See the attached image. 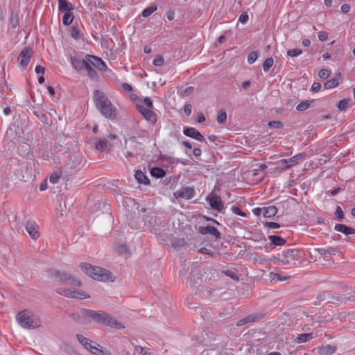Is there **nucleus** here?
Here are the masks:
<instances>
[{
	"label": "nucleus",
	"instance_id": "obj_50",
	"mask_svg": "<svg viewBox=\"0 0 355 355\" xmlns=\"http://www.w3.org/2000/svg\"><path fill=\"white\" fill-rule=\"evenodd\" d=\"M268 125L271 128H282L283 127L282 123L281 121H270L268 123Z\"/></svg>",
	"mask_w": 355,
	"mask_h": 355
},
{
	"label": "nucleus",
	"instance_id": "obj_13",
	"mask_svg": "<svg viewBox=\"0 0 355 355\" xmlns=\"http://www.w3.org/2000/svg\"><path fill=\"white\" fill-rule=\"evenodd\" d=\"M183 133L185 136L194 139L200 142L205 141L204 136L194 128L186 127L183 130Z\"/></svg>",
	"mask_w": 355,
	"mask_h": 355
},
{
	"label": "nucleus",
	"instance_id": "obj_51",
	"mask_svg": "<svg viewBox=\"0 0 355 355\" xmlns=\"http://www.w3.org/2000/svg\"><path fill=\"white\" fill-rule=\"evenodd\" d=\"M76 337L79 341V343L83 345V346H85V344H87V343L88 342V340L89 339H88L87 338L85 337L84 336L81 335V334H77L76 335Z\"/></svg>",
	"mask_w": 355,
	"mask_h": 355
},
{
	"label": "nucleus",
	"instance_id": "obj_11",
	"mask_svg": "<svg viewBox=\"0 0 355 355\" xmlns=\"http://www.w3.org/2000/svg\"><path fill=\"white\" fill-rule=\"evenodd\" d=\"M174 195L176 198L189 200L195 196L196 191L193 187H183L174 193Z\"/></svg>",
	"mask_w": 355,
	"mask_h": 355
},
{
	"label": "nucleus",
	"instance_id": "obj_16",
	"mask_svg": "<svg viewBox=\"0 0 355 355\" xmlns=\"http://www.w3.org/2000/svg\"><path fill=\"white\" fill-rule=\"evenodd\" d=\"M25 228L33 239L36 240L40 236L38 232L39 226L35 222L27 221L25 225Z\"/></svg>",
	"mask_w": 355,
	"mask_h": 355
},
{
	"label": "nucleus",
	"instance_id": "obj_52",
	"mask_svg": "<svg viewBox=\"0 0 355 355\" xmlns=\"http://www.w3.org/2000/svg\"><path fill=\"white\" fill-rule=\"evenodd\" d=\"M264 225L271 229H277L280 227V225L275 222H266Z\"/></svg>",
	"mask_w": 355,
	"mask_h": 355
},
{
	"label": "nucleus",
	"instance_id": "obj_34",
	"mask_svg": "<svg viewBox=\"0 0 355 355\" xmlns=\"http://www.w3.org/2000/svg\"><path fill=\"white\" fill-rule=\"evenodd\" d=\"M157 10V6H149V7L145 8L142 11L141 15H142L143 17L146 18V17H149L150 15H151Z\"/></svg>",
	"mask_w": 355,
	"mask_h": 355
},
{
	"label": "nucleus",
	"instance_id": "obj_23",
	"mask_svg": "<svg viewBox=\"0 0 355 355\" xmlns=\"http://www.w3.org/2000/svg\"><path fill=\"white\" fill-rule=\"evenodd\" d=\"M268 239L270 241L271 244L275 246H283L286 244V239L277 235H270Z\"/></svg>",
	"mask_w": 355,
	"mask_h": 355
},
{
	"label": "nucleus",
	"instance_id": "obj_18",
	"mask_svg": "<svg viewBox=\"0 0 355 355\" xmlns=\"http://www.w3.org/2000/svg\"><path fill=\"white\" fill-rule=\"evenodd\" d=\"M318 252L324 258H329L339 252L338 248L328 247L317 249Z\"/></svg>",
	"mask_w": 355,
	"mask_h": 355
},
{
	"label": "nucleus",
	"instance_id": "obj_58",
	"mask_svg": "<svg viewBox=\"0 0 355 355\" xmlns=\"http://www.w3.org/2000/svg\"><path fill=\"white\" fill-rule=\"evenodd\" d=\"M184 111L187 116H189L191 114L192 106L191 104H186L184 107Z\"/></svg>",
	"mask_w": 355,
	"mask_h": 355
},
{
	"label": "nucleus",
	"instance_id": "obj_57",
	"mask_svg": "<svg viewBox=\"0 0 355 355\" xmlns=\"http://www.w3.org/2000/svg\"><path fill=\"white\" fill-rule=\"evenodd\" d=\"M146 105L147 106L146 108L150 109L153 107V102L149 97H146L144 98V105Z\"/></svg>",
	"mask_w": 355,
	"mask_h": 355
},
{
	"label": "nucleus",
	"instance_id": "obj_3",
	"mask_svg": "<svg viewBox=\"0 0 355 355\" xmlns=\"http://www.w3.org/2000/svg\"><path fill=\"white\" fill-rule=\"evenodd\" d=\"M80 268L88 276L94 279H97L98 281H113L112 279V273L103 268L93 266L90 264L83 263L80 264Z\"/></svg>",
	"mask_w": 355,
	"mask_h": 355
},
{
	"label": "nucleus",
	"instance_id": "obj_42",
	"mask_svg": "<svg viewBox=\"0 0 355 355\" xmlns=\"http://www.w3.org/2000/svg\"><path fill=\"white\" fill-rule=\"evenodd\" d=\"M33 113L42 123H46L47 121L48 117L46 114L42 113L39 110L34 111Z\"/></svg>",
	"mask_w": 355,
	"mask_h": 355
},
{
	"label": "nucleus",
	"instance_id": "obj_5",
	"mask_svg": "<svg viewBox=\"0 0 355 355\" xmlns=\"http://www.w3.org/2000/svg\"><path fill=\"white\" fill-rule=\"evenodd\" d=\"M16 320L19 324L24 329H33L41 325L39 318L31 315L26 310L19 311L16 315Z\"/></svg>",
	"mask_w": 355,
	"mask_h": 355
},
{
	"label": "nucleus",
	"instance_id": "obj_6",
	"mask_svg": "<svg viewBox=\"0 0 355 355\" xmlns=\"http://www.w3.org/2000/svg\"><path fill=\"white\" fill-rule=\"evenodd\" d=\"M70 61L73 69L76 71L79 72L84 69L86 71L87 75L89 78L94 80H97L98 79V74L96 71L87 63V55L83 59L76 56H71L70 58Z\"/></svg>",
	"mask_w": 355,
	"mask_h": 355
},
{
	"label": "nucleus",
	"instance_id": "obj_14",
	"mask_svg": "<svg viewBox=\"0 0 355 355\" xmlns=\"http://www.w3.org/2000/svg\"><path fill=\"white\" fill-rule=\"evenodd\" d=\"M84 347L93 355H105L104 349L96 343L89 340Z\"/></svg>",
	"mask_w": 355,
	"mask_h": 355
},
{
	"label": "nucleus",
	"instance_id": "obj_59",
	"mask_svg": "<svg viewBox=\"0 0 355 355\" xmlns=\"http://www.w3.org/2000/svg\"><path fill=\"white\" fill-rule=\"evenodd\" d=\"M60 176L57 174L51 175L49 178V181L52 184H56L58 182Z\"/></svg>",
	"mask_w": 355,
	"mask_h": 355
},
{
	"label": "nucleus",
	"instance_id": "obj_8",
	"mask_svg": "<svg viewBox=\"0 0 355 355\" xmlns=\"http://www.w3.org/2000/svg\"><path fill=\"white\" fill-rule=\"evenodd\" d=\"M87 60L88 64L92 67L96 68L97 70L105 71L107 69L105 62L101 58L93 55H87Z\"/></svg>",
	"mask_w": 355,
	"mask_h": 355
},
{
	"label": "nucleus",
	"instance_id": "obj_19",
	"mask_svg": "<svg viewBox=\"0 0 355 355\" xmlns=\"http://www.w3.org/2000/svg\"><path fill=\"white\" fill-rule=\"evenodd\" d=\"M334 230L338 232L344 234L345 235L355 234V229L344 224H336L334 227Z\"/></svg>",
	"mask_w": 355,
	"mask_h": 355
},
{
	"label": "nucleus",
	"instance_id": "obj_31",
	"mask_svg": "<svg viewBox=\"0 0 355 355\" xmlns=\"http://www.w3.org/2000/svg\"><path fill=\"white\" fill-rule=\"evenodd\" d=\"M70 274L64 271H55L54 277L62 282H65L69 279Z\"/></svg>",
	"mask_w": 355,
	"mask_h": 355
},
{
	"label": "nucleus",
	"instance_id": "obj_26",
	"mask_svg": "<svg viewBox=\"0 0 355 355\" xmlns=\"http://www.w3.org/2000/svg\"><path fill=\"white\" fill-rule=\"evenodd\" d=\"M259 319V318L257 315H250L243 319L239 320L237 322V325L243 326L247 323L257 321Z\"/></svg>",
	"mask_w": 355,
	"mask_h": 355
},
{
	"label": "nucleus",
	"instance_id": "obj_38",
	"mask_svg": "<svg viewBox=\"0 0 355 355\" xmlns=\"http://www.w3.org/2000/svg\"><path fill=\"white\" fill-rule=\"evenodd\" d=\"M336 347L331 346L329 345H327L326 346H324L322 349V352L324 354L326 355H331L334 354L336 352Z\"/></svg>",
	"mask_w": 355,
	"mask_h": 355
},
{
	"label": "nucleus",
	"instance_id": "obj_4",
	"mask_svg": "<svg viewBox=\"0 0 355 355\" xmlns=\"http://www.w3.org/2000/svg\"><path fill=\"white\" fill-rule=\"evenodd\" d=\"M301 259V252L296 248L286 249L278 254L277 263L285 266H295Z\"/></svg>",
	"mask_w": 355,
	"mask_h": 355
},
{
	"label": "nucleus",
	"instance_id": "obj_43",
	"mask_svg": "<svg viewBox=\"0 0 355 355\" xmlns=\"http://www.w3.org/2000/svg\"><path fill=\"white\" fill-rule=\"evenodd\" d=\"M336 218L339 221H343L344 219V213L343 211V209L341 207L337 206L336 209Z\"/></svg>",
	"mask_w": 355,
	"mask_h": 355
},
{
	"label": "nucleus",
	"instance_id": "obj_9",
	"mask_svg": "<svg viewBox=\"0 0 355 355\" xmlns=\"http://www.w3.org/2000/svg\"><path fill=\"white\" fill-rule=\"evenodd\" d=\"M206 200L209 202L210 207L213 209L216 210L220 213L223 211L224 205L221 200V198L219 196L216 194L208 196L206 198Z\"/></svg>",
	"mask_w": 355,
	"mask_h": 355
},
{
	"label": "nucleus",
	"instance_id": "obj_61",
	"mask_svg": "<svg viewBox=\"0 0 355 355\" xmlns=\"http://www.w3.org/2000/svg\"><path fill=\"white\" fill-rule=\"evenodd\" d=\"M198 252L201 253V254H208V255H211L212 253H211V251L206 248H200L198 250Z\"/></svg>",
	"mask_w": 355,
	"mask_h": 355
},
{
	"label": "nucleus",
	"instance_id": "obj_21",
	"mask_svg": "<svg viewBox=\"0 0 355 355\" xmlns=\"http://www.w3.org/2000/svg\"><path fill=\"white\" fill-rule=\"evenodd\" d=\"M315 337L316 334L313 332L307 334H301L297 335V336L295 339V341L297 343H303L309 341Z\"/></svg>",
	"mask_w": 355,
	"mask_h": 355
},
{
	"label": "nucleus",
	"instance_id": "obj_54",
	"mask_svg": "<svg viewBox=\"0 0 355 355\" xmlns=\"http://www.w3.org/2000/svg\"><path fill=\"white\" fill-rule=\"evenodd\" d=\"M123 155L125 157L129 160H132L133 158H135L137 157V154L128 150L125 151L123 153Z\"/></svg>",
	"mask_w": 355,
	"mask_h": 355
},
{
	"label": "nucleus",
	"instance_id": "obj_44",
	"mask_svg": "<svg viewBox=\"0 0 355 355\" xmlns=\"http://www.w3.org/2000/svg\"><path fill=\"white\" fill-rule=\"evenodd\" d=\"M331 74V71L327 69H320L318 72V76L322 79H327Z\"/></svg>",
	"mask_w": 355,
	"mask_h": 355
},
{
	"label": "nucleus",
	"instance_id": "obj_62",
	"mask_svg": "<svg viewBox=\"0 0 355 355\" xmlns=\"http://www.w3.org/2000/svg\"><path fill=\"white\" fill-rule=\"evenodd\" d=\"M166 18L168 19V20L171 21L175 17V12L173 10H168L166 13Z\"/></svg>",
	"mask_w": 355,
	"mask_h": 355
},
{
	"label": "nucleus",
	"instance_id": "obj_55",
	"mask_svg": "<svg viewBox=\"0 0 355 355\" xmlns=\"http://www.w3.org/2000/svg\"><path fill=\"white\" fill-rule=\"evenodd\" d=\"M321 88V84L318 82L313 83L311 86V91L313 92H318Z\"/></svg>",
	"mask_w": 355,
	"mask_h": 355
},
{
	"label": "nucleus",
	"instance_id": "obj_27",
	"mask_svg": "<svg viewBox=\"0 0 355 355\" xmlns=\"http://www.w3.org/2000/svg\"><path fill=\"white\" fill-rule=\"evenodd\" d=\"M150 174L153 177L156 178H164L166 175V171L159 167H153L150 170Z\"/></svg>",
	"mask_w": 355,
	"mask_h": 355
},
{
	"label": "nucleus",
	"instance_id": "obj_47",
	"mask_svg": "<svg viewBox=\"0 0 355 355\" xmlns=\"http://www.w3.org/2000/svg\"><path fill=\"white\" fill-rule=\"evenodd\" d=\"M164 60L160 55L156 56L153 61V65H155L156 67H161L164 64Z\"/></svg>",
	"mask_w": 355,
	"mask_h": 355
},
{
	"label": "nucleus",
	"instance_id": "obj_49",
	"mask_svg": "<svg viewBox=\"0 0 355 355\" xmlns=\"http://www.w3.org/2000/svg\"><path fill=\"white\" fill-rule=\"evenodd\" d=\"M134 102L136 104L139 112H141V110H142L143 108H145V107L144 106V99L141 98H136L134 99Z\"/></svg>",
	"mask_w": 355,
	"mask_h": 355
},
{
	"label": "nucleus",
	"instance_id": "obj_28",
	"mask_svg": "<svg viewBox=\"0 0 355 355\" xmlns=\"http://www.w3.org/2000/svg\"><path fill=\"white\" fill-rule=\"evenodd\" d=\"M313 101H312V100L303 101L297 105L296 110L297 111H300V112L305 111L309 107H310V106L313 104Z\"/></svg>",
	"mask_w": 355,
	"mask_h": 355
},
{
	"label": "nucleus",
	"instance_id": "obj_41",
	"mask_svg": "<svg viewBox=\"0 0 355 355\" xmlns=\"http://www.w3.org/2000/svg\"><path fill=\"white\" fill-rule=\"evenodd\" d=\"M259 53L257 51H252L248 55V62L250 64H253L258 58Z\"/></svg>",
	"mask_w": 355,
	"mask_h": 355
},
{
	"label": "nucleus",
	"instance_id": "obj_33",
	"mask_svg": "<svg viewBox=\"0 0 355 355\" xmlns=\"http://www.w3.org/2000/svg\"><path fill=\"white\" fill-rule=\"evenodd\" d=\"M10 23L12 28H17L19 24V16L17 13L12 12Z\"/></svg>",
	"mask_w": 355,
	"mask_h": 355
},
{
	"label": "nucleus",
	"instance_id": "obj_24",
	"mask_svg": "<svg viewBox=\"0 0 355 355\" xmlns=\"http://www.w3.org/2000/svg\"><path fill=\"white\" fill-rule=\"evenodd\" d=\"M135 178L139 184L148 185L150 184V180L141 170L136 171Z\"/></svg>",
	"mask_w": 355,
	"mask_h": 355
},
{
	"label": "nucleus",
	"instance_id": "obj_56",
	"mask_svg": "<svg viewBox=\"0 0 355 355\" xmlns=\"http://www.w3.org/2000/svg\"><path fill=\"white\" fill-rule=\"evenodd\" d=\"M248 15L246 14V13H243L242 15H241V16L239 17V21L243 24H245L247 23V21H248Z\"/></svg>",
	"mask_w": 355,
	"mask_h": 355
},
{
	"label": "nucleus",
	"instance_id": "obj_36",
	"mask_svg": "<svg viewBox=\"0 0 355 355\" xmlns=\"http://www.w3.org/2000/svg\"><path fill=\"white\" fill-rule=\"evenodd\" d=\"M227 121V113L224 110H220L217 116V122L219 124H224Z\"/></svg>",
	"mask_w": 355,
	"mask_h": 355
},
{
	"label": "nucleus",
	"instance_id": "obj_40",
	"mask_svg": "<svg viewBox=\"0 0 355 355\" xmlns=\"http://www.w3.org/2000/svg\"><path fill=\"white\" fill-rule=\"evenodd\" d=\"M67 283L70 285H72V286H81L80 281L78 279H77L76 277L71 275V274L69 275V279L67 281Z\"/></svg>",
	"mask_w": 355,
	"mask_h": 355
},
{
	"label": "nucleus",
	"instance_id": "obj_39",
	"mask_svg": "<svg viewBox=\"0 0 355 355\" xmlns=\"http://www.w3.org/2000/svg\"><path fill=\"white\" fill-rule=\"evenodd\" d=\"M349 100L347 98L342 99L338 101L337 107L340 110L344 111L347 110L349 105Z\"/></svg>",
	"mask_w": 355,
	"mask_h": 355
},
{
	"label": "nucleus",
	"instance_id": "obj_12",
	"mask_svg": "<svg viewBox=\"0 0 355 355\" xmlns=\"http://www.w3.org/2000/svg\"><path fill=\"white\" fill-rule=\"evenodd\" d=\"M303 153H299L289 159H281L279 164L282 165V170L285 171L291 167L296 165L298 163V161L303 158Z\"/></svg>",
	"mask_w": 355,
	"mask_h": 355
},
{
	"label": "nucleus",
	"instance_id": "obj_20",
	"mask_svg": "<svg viewBox=\"0 0 355 355\" xmlns=\"http://www.w3.org/2000/svg\"><path fill=\"white\" fill-rule=\"evenodd\" d=\"M58 10L60 12H71L74 9L73 4L67 0H58Z\"/></svg>",
	"mask_w": 355,
	"mask_h": 355
},
{
	"label": "nucleus",
	"instance_id": "obj_53",
	"mask_svg": "<svg viewBox=\"0 0 355 355\" xmlns=\"http://www.w3.org/2000/svg\"><path fill=\"white\" fill-rule=\"evenodd\" d=\"M318 39L319 40L324 42L328 38V33L325 31H320L318 33Z\"/></svg>",
	"mask_w": 355,
	"mask_h": 355
},
{
	"label": "nucleus",
	"instance_id": "obj_48",
	"mask_svg": "<svg viewBox=\"0 0 355 355\" xmlns=\"http://www.w3.org/2000/svg\"><path fill=\"white\" fill-rule=\"evenodd\" d=\"M148 349V348L144 347L140 345H137L135 347V351L139 355H145Z\"/></svg>",
	"mask_w": 355,
	"mask_h": 355
},
{
	"label": "nucleus",
	"instance_id": "obj_1",
	"mask_svg": "<svg viewBox=\"0 0 355 355\" xmlns=\"http://www.w3.org/2000/svg\"><path fill=\"white\" fill-rule=\"evenodd\" d=\"M93 98L96 109L103 116L111 120L116 118V109L104 92L94 90Z\"/></svg>",
	"mask_w": 355,
	"mask_h": 355
},
{
	"label": "nucleus",
	"instance_id": "obj_37",
	"mask_svg": "<svg viewBox=\"0 0 355 355\" xmlns=\"http://www.w3.org/2000/svg\"><path fill=\"white\" fill-rule=\"evenodd\" d=\"M274 63L272 58H268L263 63V69L265 72L269 71Z\"/></svg>",
	"mask_w": 355,
	"mask_h": 355
},
{
	"label": "nucleus",
	"instance_id": "obj_2",
	"mask_svg": "<svg viewBox=\"0 0 355 355\" xmlns=\"http://www.w3.org/2000/svg\"><path fill=\"white\" fill-rule=\"evenodd\" d=\"M85 313L87 316L92 318L97 323L116 329L124 328L121 322H118L115 318H112L111 315L103 311L86 309Z\"/></svg>",
	"mask_w": 355,
	"mask_h": 355
},
{
	"label": "nucleus",
	"instance_id": "obj_17",
	"mask_svg": "<svg viewBox=\"0 0 355 355\" xmlns=\"http://www.w3.org/2000/svg\"><path fill=\"white\" fill-rule=\"evenodd\" d=\"M139 112L143 115L145 119L151 124H155L157 122V114L150 109L145 107L141 110Z\"/></svg>",
	"mask_w": 355,
	"mask_h": 355
},
{
	"label": "nucleus",
	"instance_id": "obj_22",
	"mask_svg": "<svg viewBox=\"0 0 355 355\" xmlns=\"http://www.w3.org/2000/svg\"><path fill=\"white\" fill-rule=\"evenodd\" d=\"M340 76L341 75L339 73H337L334 78L327 80L324 84V88L327 89H330L336 87L338 85Z\"/></svg>",
	"mask_w": 355,
	"mask_h": 355
},
{
	"label": "nucleus",
	"instance_id": "obj_15",
	"mask_svg": "<svg viewBox=\"0 0 355 355\" xmlns=\"http://www.w3.org/2000/svg\"><path fill=\"white\" fill-rule=\"evenodd\" d=\"M198 231L202 235L210 234L216 239H220L221 237L220 232L214 226H201L199 227Z\"/></svg>",
	"mask_w": 355,
	"mask_h": 355
},
{
	"label": "nucleus",
	"instance_id": "obj_64",
	"mask_svg": "<svg viewBox=\"0 0 355 355\" xmlns=\"http://www.w3.org/2000/svg\"><path fill=\"white\" fill-rule=\"evenodd\" d=\"M205 119V116L202 113L199 114L196 118V121L198 123L204 122Z\"/></svg>",
	"mask_w": 355,
	"mask_h": 355
},
{
	"label": "nucleus",
	"instance_id": "obj_7",
	"mask_svg": "<svg viewBox=\"0 0 355 355\" xmlns=\"http://www.w3.org/2000/svg\"><path fill=\"white\" fill-rule=\"evenodd\" d=\"M58 294L67 297H71L78 300L89 298V295L83 290L76 288H59L56 290Z\"/></svg>",
	"mask_w": 355,
	"mask_h": 355
},
{
	"label": "nucleus",
	"instance_id": "obj_35",
	"mask_svg": "<svg viewBox=\"0 0 355 355\" xmlns=\"http://www.w3.org/2000/svg\"><path fill=\"white\" fill-rule=\"evenodd\" d=\"M69 33L70 35L76 39L78 40L80 38V30L77 26L73 25L69 28Z\"/></svg>",
	"mask_w": 355,
	"mask_h": 355
},
{
	"label": "nucleus",
	"instance_id": "obj_10",
	"mask_svg": "<svg viewBox=\"0 0 355 355\" xmlns=\"http://www.w3.org/2000/svg\"><path fill=\"white\" fill-rule=\"evenodd\" d=\"M31 49L30 47H24L19 55L18 60L19 66L22 69H26L30 62L31 58Z\"/></svg>",
	"mask_w": 355,
	"mask_h": 355
},
{
	"label": "nucleus",
	"instance_id": "obj_60",
	"mask_svg": "<svg viewBox=\"0 0 355 355\" xmlns=\"http://www.w3.org/2000/svg\"><path fill=\"white\" fill-rule=\"evenodd\" d=\"M341 12L343 13H348L350 10V6L349 4H343L340 8Z\"/></svg>",
	"mask_w": 355,
	"mask_h": 355
},
{
	"label": "nucleus",
	"instance_id": "obj_46",
	"mask_svg": "<svg viewBox=\"0 0 355 355\" xmlns=\"http://www.w3.org/2000/svg\"><path fill=\"white\" fill-rule=\"evenodd\" d=\"M231 210L236 215L241 216L243 217H245L247 216V214L237 206H232L231 207Z\"/></svg>",
	"mask_w": 355,
	"mask_h": 355
},
{
	"label": "nucleus",
	"instance_id": "obj_29",
	"mask_svg": "<svg viewBox=\"0 0 355 355\" xmlns=\"http://www.w3.org/2000/svg\"><path fill=\"white\" fill-rule=\"evenodd\" d=\"M74 19V15L72 11L64 12L62 17V23L64 26L70 25Z\"/></svg>",
	"mask_w": 355,
	"mask_h": 355
},
{
	"label": "nucleus",
	"instance_id": "obj_30",
	"mask_svg": "<svg viewBox=\"0 0 355 355\" xmlns=\"http://www.w3.org/2000/svg\"><path fill=\"white\" fill-rule=\"evenodd\" d=\"M173 245L174 248L180 249L182 248L189 247V245L187 243L184 239H176L173 241Z\"/></svg>",
	"mask_w": 355,
	"mask_h": 355
},
{
	"label": "nucleus",
	"instance_id": "obj_63",
	"mask_svg": "<svg viewBox=\"0 0 355 355\" xmlns=\"http://www.w3.org/2000/svg\"><path fill=\"white\" fill-rule=\"evenodd\" d=\"M35 73L39 74V73H44V71H45V68L41 65H37L36 67H35Z\"/></svg>",
	"mask_w": 355,
	"mask_h": 355
},
{
	"label": "nucleus",
	"instance_id": "obj_32",
	"mask_svg": "<svg viewBox=\"0 0 355 355\" xmlns=\"http://www.w3.org/2000/svg\"><path fill=\"white\" fill-rule=\"evenodd\" d=\"M108 141L105 139H100L96 141L95 146L98 150L103 151L107 148Z\"/></svg>",
	"mask_w": 355,
	"mask_h": 355
},
{
	"label": "nucleus",
	"instance_id": "obj_45",
	"mask_svg": "<svg viewBox=\"0 0 355 355\" xmlns=\"http://www.w3.org/2000/svg\"><path fill=\"white\" fill-rule=\"evenodd\" d=\"M302 50L300 49H291L287 51V55L290 57H295L302 53Z\"/></svg>",
	"mask_w": 355,
	"mask_h": 355
},
{
	"label": "nucleus",
	"instance_id": "obj_25",
	"mask_svg": "<svg viewBox=\"0 0 355 355\" xmlns=\"http://www.w3.org/2000/svg\"><path fill=\"white\" fill-rule=\"evenodd\" d=\"M277 213V209L275 206H269L263 208V215L265 218H272Z\"/></svg>",
	"mask_w": 355,
	"mask_h": 355
}]
</instances>
